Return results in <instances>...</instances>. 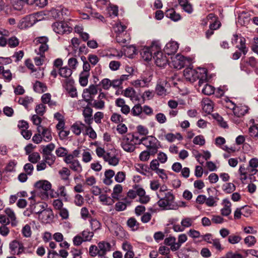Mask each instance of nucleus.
Listing matches in <instances>:
<instances>
[{
  "mask_svg": "<svg viewBox=\"0 0 258 258\" xmlns=\"http://www.w3.org/2000/svg\"><path fill=\"white\" fill-rule=\"evenodd\" d=\"M166 15L174 21H178L181 18L180 15L176 13L174 9H170L167 11Z\"/></svg>",
  "mask_w": 258,
  "mask_h": 258,
  "instance_id": "72a5a7b5",
  "label": "nucleus"
},
{
  "mask_svg": "<svg viewBox=\"0 0 258 258\" xmlns=\"http://www.w3.org/2000/svg\"><path fill=\"white\" fill-rule=\"evenodd\" d=\"M73 71L72 69L66 66L64 67L60 68L58 69V74L61 77L66 78L67 80L71 79L70 77L72 74Z\"/></svg>",
  "mask_w": 258,
  "mask_h": 258,
  "instance_id": "a878e982",
  "label": "nucleus"
},
{
  "mask_svg": "<svg viewBox=\"0 0 258 258\" xmlns=\"http://www.w3.org/2000/svg\"><path fill=\"white\" fill-rule=\"evenodd\" d=\"M193 143L196 145L202 146L205 144V140L203 136L199 135L194 138Z\"/></svg>",
  "mask_w": 258,
  "mask_h": 258,
  "instance_id": "bf43d9fd",
  "label": "nucleus"
},
{
  "mask_svg": "<svg viewBox=\"0 0 258 258\" xmlns=\"http://www.w3.org/2000/svg\"><path fill=\"white\" fill-rule=\"evenodd\" d=\"M150 155L151 153L150 151H144L140 153L139 158L141 161H146L149 159Z\"/></svg>",
  "mask_w": 258,
  "mask_h": 258,
  "instance_id": "052dcab7",
  "label": "nucleus"
},
{
  "mask_svg": "<svg viewBox=\"0 0 258 258\" xmlns=\"http://www.w3.org/2000/svg\"><path fill=\"white\" fill-rule=\"evenodd\" d=\"M241 240V237L238 235H231L228 237V241L231 244L238 243Z\"/></svg>",
  "mask_w": 258,
  "mask_h": 258,
  "instance_id": "774afa93",
  "label": "nucleus"
},
{
  "mask_svg": "<svg viewBox=\"0 0 258 258\" xmlns=\"http://www.w3.org/2000/svg\"><path fill=\"white\" fill-rule=\"evenodd\" d=\"M74 81L73 79L66 80L65 81L64 87L72 97H76L77 92L76 88L74 86Z\"/></svg>",
  "mask_w": 258,
  "mask_h": 258,
  "instance_id": "412c9836",
  "label": "nucleus"
},
{
  "mask_svg": "<svg viewBox=\"0 0 258 258\" xmlns=\"http://www.w3.org/2000/svg\"><path fill=\"white\" fill-rule=\"evenodd\" d=\"M41 129L42 130V135L43 137V140L46 142L50 141L52 139L51 131L43 127H42Z\"/></svg>",
  "mask_w": 258,
  "mask_h": 258,
  "instance_id": "58836bf2",
  "label": "nucleus"
},
{
  "mask_svg": "<svg viewBox=\"0 0 258 258\" xmlns=\"http://www.w3.org/2000/svg\"><path fill=\"white\" fill-rule=\"evenodd\" d=\"M135 189L137 192V195L140 197L139 201L142 204H146L150 200V197L148 196H146V192L145 190L138 185H136Z\"/></svg>",
  "mask_w": 258,
  "mask_h": 258,
  "instance_id": "4be33fe9",
  "label": "nucleus"
},
{
  "mask_svg": "<svg viewBox=\"0 0 258 258\" xmlns=\"http://www.w3.org/2000/svg\"><path fill=\"white\" fill-rule=\"evenodd\" d=\"M248 108L245 105L236 106L234 109V111L232 112L233 117H231V119L236 123H239L240 122L239 118L244 116L248 112Z\"/></svg>",
  "mask_w": 258,
  "mask_h": 258,
  "instance_id": "ddd939ff",
  "label": "nucleus"
},
{
  "mask_svg": "<svg viewBox=\"0 0 258 258\" xmlns=\"http://www.w3.org/2000/svg\"><path fill=\"white\" fill-rule=\"evenodd\" d=\"M104 160L110 165L116 166L119 163V159L116 155L111 152H107L104 157Z\"/></svg>",
  "mask_w": 258,
  "mask_h": 258,
  "instance_id": "5701e85b",
  "label": "nucleus"
},
{
  "mask_svg": "<svg viewBox=\"0 0 258 258\" xmlns=\"http://www.w3.org/2000/svg\"><path fill=\"white\" fill-rule=\"evenodd\" d=\"M122 190V187L120 184H116L113 188V192L111 194V197L113 199H118V195L121 192Z\"/></svg>",
  "mask_w": 258,
  "mask_h": 258,
  "instance_id": "09e8293b",
  "label": "nucleus"
},
{
  "mask_svg": "<svg viewBox=\"0 0 258 258\" xmlns=\"http://www.w3.org/2000/svg\"><path fill=\"white\" fill-rule=\"evenodd\" d=\"M248 166L253 170L255 171L256 173L258 172L257 168L258 167V159L253 158L251 159L248 162Z\"/></svg>",
  "mask_w": 258,
  "mask_h": 258,
  "instance_id": "8fccbe9b",
  "label": "nucleus"
},
{
  "mask_svg": "<svg viewBox=\"0 0 258 258\" xmlns=\"http://www.w3.org/2000/svg\"><path fill=\"white\" fill-rule=\"evenodd\" d=\"M7 217L10 219L12 226H15L17 224L16 217L14 211L10 208H7L5 210Z\"/></svg>",
  "mask_w": 258,
  "mask_h": 258,
  "instance_id": "bb28decb",
  "label": "nucleus"
},
{
  "mask_svg": "<svg viewBox=\"0 0 258 258\" xmlns=\"http://www.w3.org/2000/svg\"><path fill=\"white\" fill-rule=\"evenodd\" d=\"M133 138L131 134H127L122 138L121 146L125 151L132 152L135 150L136 143L133 142Z\"/></svg>",
  "mask_w": 258,
  "mask_h": 258,
  "instance_id": "1a4fd4ad",
  "label": "nucleus"
},
{
  "mask_svg": "<svg viewBox=\"0 0 258 258\" xmlns=\"http://www.w3.org/2000/svg\"><path fill=\"white\" fill-rule=\"evenodd\" d=\"M139 143H142L150 151L151 155H154L158 152L160 142L154 137L147 136L141 139Z\"/></svg>",
  "mask_w": 258,
  "mask_h": 258,
  "instance_id": "20e7f679",
  "label": "nucleus"
},
{
  "mask_svg": "<svg viewBox=\"0 0 258 258\" xmlns=\"http://www.w3.org/2000/svg\"><path fill=\"white\" fill-rule=\"evenodd\" d=\"M111 120L113 122L117 123L120 122H122L123 118L120 114L114 113L111 116Z\"/></svg>",
  "mask_w": 258,
  "mask_h": 258,
  "instance_id": "e2e57ef3",
  "label": "nucleus"
},
{
  "mask_svg": "<svg viewBox=\"0 0 258 258\" xmlns=\"http://www.w3.org/2000/svg\"><path fill=\"white\" fill-rule=\"evenodd\" d=\"M9 32L8 31L1 28L0 29V46H5L7 44V40L6 37L8 36Z\"/></svg>",
  "mask_w": 258,
  "mask_h": 258,
  "instance_id": "c756f323",
  "label": "nucleus"
},
{
  "mask_svg": "<svg viewBox=\"0 0 258 258\" xmlns=\"http://www.w3.org/2000/svg\"><path fill=\"white\" fill-rule=\"evenodd\" d=\"M178 48V44L174 41H171L167 43L164 47V50L165 53L168 55L174 54Z\"/></svg>",
  "mask_w": 258,
  "mask_h": 258,
  "instance_id": "6ab92c4d",
  "label": "nucleus"
},
{
  "mask_svg": "<svg viewBox=\"0 0 258 258\" xmlns=\"http://www.w3.org/2000/svg\"><path fill=\"white\" fill-rule=\"evenodd\" d=\"M58 173L61 178L63 180H68L69 179V176L71 174L70 170L67 167H63L59 171Z\"/></svg>",
  "mask_w": 258,
  "mask_h": 258,
  "instance_id": "ea45409f",
  "label": "nucleus"
},
{
  "mask_svg": "<svg viewBox=\"0 0 258 258\" xmlns=\"http://www.w3.org/2000/svg\"><path fill=\"white\" fill-rule=\"evenodd\" d=\"M40 155L38 152H33L29 155L28 160L32 163H36L40 160Z\"/></svg>",
  "mask_w": 258,
  "mask_h": 258,
  "instance_id": "a18cd8bd",
  "label": "nucleus"
},
{
  "mask_svg": "<svg viewBox=\"0 0 258 258\" xmlns=\"http://www.w3.org/2000/svg\"><path fill=\"white\" fill-rule=\"evenodd\" d=\"M55 148V145L53 143H50L46 146H43L42 147V155L52 154V152Z\"/></svg>",
  "mask_w": 258,
  "mask_h": 258,
  "instance_id": "79ce46f5",
  "label": "nucleus"
},
{
  "mask_svg": "<svg viewBox=\"0 0 258 258\" xmlns=\"http://www.w3.org/2000/svg\"><path fill=\"white\" fill-rule=\"evenodd\" d=\"M46 110V106L43 104L37 105L35 108V112L37 115L42 116Z\"/></svg>",
  "mask_w": 258,
  "mask_h": 258,
  "instance_id": "6e6d98bb",
  "label": "nucleus"
},
{
  "mask_svg": "<svg viewBox=\"0 0 258 258\" xmlns=\"http://www.w3.org/2000/svg\"><path fill=\"white\" fill-rule=\"evenodd\" d=\"M238 173L239 175V179L244 182L248 178L256 174L255 171L252 170L248 165L243 164L240 165L238 169Z\"/></svg>",
  "mask_w": 258,
  "mask_h": 258,
  "instance_id": "0eeeda50",
  "label": "nucleus"
},
{
  "mask_svg": "<svg viewBox=\"0 0 258 258\" xmlns=\"http://www.w3.org/2000/svg\"><path fill=\"white\" fill-rule=\"evenodd\" d=\"M126 29V26L122 25L121 23H116L113 26V30L116 35H122L124 34V32Z\"/></svg>",
  "mask_w": 258,
  "mask_h": 258,
  "instance_id": "c85d7f7f",
  "label": "nucleus"
},
{
  "mask_svg": "<svg viewBox=\"0 0 258 258\" xmlns=\"http://www.w3.org/2000/svg\"><path fill=\"white\" fill-rule=\"evenodd\" d=\"M231 42L233 45H236V47L242 52L244 55L246 54L248 48L246 47L245 39L244 37L234 34L231 38Z\"/></svg>",
  "mask_w": 258,
  "mask_h": 258,
  "instance_id": "9d476101",
  "label": "nucleus"
},
{
  "mask_svg": "<svg viewBox=\"0 0 258 258\" xmlns=\"http://www.w3.org/2000/svg\"><path fill=\"white\" fill-rule=\"evenodd\" d=\"M36 188L43 189L46 191L50 190L51 187V183L47 180H40L36 182L35 184Z\"/></svg>",
  "mask_w": 258,
  "mask_h": 258,
  "instance_id": "393cba45",
  "label": "nucleus"
},
{
  "mask_svg": "<svg viewBox=\"0 0 258 258\" xmlns=\"http://www.w3.org/2000/svg\"><path fill=\"white\" fill-rule=\"evenodd\" d=\"M148 83L147 79H144L143 80H137L134 81L132 84L136 88L144 87H146Z\"/></svg>",
  "mask_w": 258,
  "mask_h": 258,
  "instance_id": "de8ad7c7",
  "label": "nucleus"
},
{
  "mask_svg": "<svg viewBox=\"0 0 258 258\" xmlns=\"http://www.w3.org/2000/svg\"><path fill=\"white\" fill-rule=\"evenodd\" d=\"M9 248L12 255H19L23 252L25 249L23 244L17 240H14L9 243Z\"/></svg>",
  "mask_w": 258,
  "mask_h": 258,
  "instance_id": "dca6fc26",
  "label": "nucleus"
},
{
  "mask_svg": "<svg viewBox=\"0 0 258 258\" xmlns=\"http://www.w3.org/2000/svg\"><path fill=\"white\" fill-rule=\"evenodd\" d=\"M167 85V82L165 80H159L158 81L156 87L155 91L159 96H164L166 94V89L165 88Z\"/></svg>",
  "mask_w": 258,
  "mask_h": 258,
  "instance_id": "aec40b11",
  "label": "nucleus"
},
{
  "mask_svg": "<svg viewBox=\"0 0 258 258\" xmlns=\"http://www.w3.org/2000/svg\"><path fill=\"white\" fill-rule=\"evenodd\" d=\"M89 254L92 256L95 257L97 255L99 257V248L98 246H96L94 245H92L90 246L89 248Z\"/></svg>",
  "mask_w": 258,
  "mask_h": 258,
  "instance_id": "5fc2aeb1",
  "label": "nucleus"
},
{
  "mask_svg": "<svg viewBox=\"0 0 258 258\" xmlns=\"http://www.w3.org/2000/svg\"><path fill=\"white\" fill-rule=\"evenodd\" d=\"M33 101V99L31 97L25 96L23 97H20L18 100V103L24 106L26 108H28L29 104H31Z\"/></svg>",
  "mask_w": 258,
  "mask_h": 258,
  "instance_id": "7c9ffc66",
  "label": "nucleus"
},
{
  "mask_svg": "<svg viewBox=\"0 0 258 258\" xmlns=\"http://www.w3.org/2000/svg\"><path fill=\"white\" fill-rule=\"evenodd\" d=\"M43 160L50 166L55 162L56 157L53 154L43 155Z\"/></svg>",
  "mask_w": 258,
  "mask_h": 258,
  "instance_id": "f704fd0d",
  "label": "nucleus"
},
{
  "mask_svg": "<svg viewBox=\"0 0 258 258\" xmlns=\"http://www.w3.org/2000/svg\"><path fill=\"white\" fill-rule=\"evenodd\" d=\"M78 62L76 58L72 57L68 60V65L72 70H75L77 68Z\"/></svg>",
  "mask_w": 258,
  "mask_h": 258,
  "instance_id": "0e129e2a",
  "label": "nucleus"
},
{
  "mask_svg": "<svg viewBox=\"0 0 258 258\" xmlns=\"http://www.w3.org/2000/svg\"><path fill=\"white\" fill-rule=\"evenodd\" d=\"M90 75L88 74H85L81 73L79 77V83L82 86H86L88 82V78Z\"/></svg>",
  "mask_w": 258,
  "mask_h": 258,
  "instance_id": "a19ab883",
  "label": "nucleus"
},
{
  "mask_svg": "<svg viewBox=\"0 0 258 258\" xmlns=\"http://www.w3.org/2000/svg\"><path fill=\"white\" fill-rule=\"evenodd\" d=\"M126 223L127 225L133 231L137 230L140 225L139 223L134 217L130 218L127 220Z\"/></svg>",
  "mask_w": 258,
  "mask_h": 258,
  "instance_id": "2f4dec72",
  "label": "nucleus"
},
{
  "mask_svg": "<svg viewBox=\"0 0 258 258\" xmlns=\"http://www.w3.org/2000/svg\"><path fill=\"white\" fill-rule=\"evenodd\" d=\"M46 203H37L34 206L32 212L38 215V218L42 223H49L53 218L52 211L47 208Z\"/></svg>",
  "mask_w": 258,
  "mask_h": 258,
  "instance_id": "f257e3e1",
  "label": "nucleus"
},
{
  "mask_svg": "<svg viewBox=\"0 0 258 258\" xmlns=\"http://www.w3.org/2000/svg\"><path fill=\"white\" fill-rule=\"evenodd\" d=\"M22 233L25 237H29L31 235V227L28 224H26L22 228Z\"/></svg>",
  "mask_w": 258,
  "mask_h": 258,
  "instance_id": "13d9d810",
  "label": "nucleus"
},
{
  "mask_svg": "<svg viewBox=\"0 0 258 258\" xmlns=\"http://www.w3.org/2000/svg\"><path fill=\"white\" fill-rule=\"evenodd\" d=\"M70 168L78 173H80L82 171V166L78 160H76L70 164Z\"/></svg>",
  "mask_w": 258,
  "mask_h": 258,
  "instance_id": "e433bc0d",
  "label": "nucleus"
},
{
  "mask_svg": "<svg viewBox=\"0 0 258 258\" xmlns=\"http://www.w3.org/2000/svg\"><path fill=\"white\" fill-rule=\"evenodd\" d=\"M256 238L253 236H248L244 239V243L247 245L248 247L253 246L256 243Z\"/></svg>",
  "mask_w": 258,
  "mask_h": 258,
  "instance_id": "3c124183",
  "label": "nucleus"
},
{
  "mask_svg": "<svg viewBox=\"0 0 258 258\" xmlns=\"http://www.w3.org/2000/svg\"><path fill=\"white\" fill-rule=\"evenodd\" d=\"M207 71L204 68H198L194 70L191 68H186L183 71V75L185 79L190 82H194L197 80L201 81L207 79Z\"/></svg>",
  "mask_w": 258,
  "mask_h": 258,
  "instance_id": "7ed1b4c3",
  "label": "nucleus"
},
{
  "mask_svg": "<svg viewBox=\"0 0 258 258\" xmlns=\"http://www.w3.org/2000/svg\"><path fill=\"white\" fill-rule=\"evenodd\" d=\"M153 59L155 60L156 64L159 67H164L168 63V59L163 53L161 51V48L159 46V49H156V51L154 52Z\"/></svg>",
  "mask_w": 258,
  "mask_h": 258,
  "instance_id": "f8f14e48",
  "label": "nucleus"
},
{
  "mask_svg": "<svg viewBox=\"0 0 258 258\" xmlns=\"http://www.w3.org/2000/svg\"><path fill=\"white\" fill-rule=\"evenodd\" d=\"M199 91L206 95H211L214 93V87L207 83V79L199 81Z\"/></svg>",
  "mask_w": 258,
  "mask_h": 258,
  "instance_id": "2eb2a0df",
  "label": "nucleus"
},
{
  "mask_svg": "<svg viewBox=\"0 0 258 258\" xmlns=\"http://www.w3.org/2000/svg\"><path fill=\"white\" fill-rule=\"evenodd\" d=\"M88 60L92 66H95L99 62V58L96 55L90 54L88 56Z\"/></svg>",
  "mask_w": 258,
  "mask_h": 258,
  "instance_id": "4d7b16f0",
  "label": "nucleus"
},
{
  "mask_svg": "<svg viewBox=\"0 0 258 258\" xmlns=\"http://www.w3.org/2000/svg\"><path fill=\"white\" fill-rule=\"evenodd\" d=\"M250 13L248 12L245 11L239 12L237 18V22L241 25H246L250 21Z\"/></svg>",
  "mask_w": 258,
  "mask_h": 258,
  "instance_id": "a211bd4d",
  "label": "nucleus"
},
{
  "mask_svg": "<svg viewBox=\"0 0 258 258\" xmlns=\"http://www.w3.org/2000/svg\"><path fill=\"white\" fill-rule=\"evenodd\" d=\"M93 235L94 233L88 230H84L82 232V237L84 241L91 240Z\"/></svg>",
  "mask_w": 258,
  "mask_h": 258,
  "instance_id": "603ef678",
  "label": "nucleus"
},
{
  "mask_svg": "<svg viewBox=\"0 0 258 258\" xmlns=\"http://www.w3.org/2000/svg\"><path fill=\"white\" fill-rule=\"evenodd\" d=\"M125 177V173L122 171H119L115 175V180L116 182L120 183L124 180Z\"/></svg>",
  "mask_w": 258,
  "mask_h": 258,
  "instance_id": "338daca9",
  "label": "nucleus"
},
{
  "mask_svg": "<svg viewBox=\"0 0 258 258\" xmlns=\"http://www.w3.org/2000/svg\"><path fill=\"white\" fill-rule=\"evenodd\" d=\"M63 9L61 8L52 9L50 11L51 15L54 19H60L63 15Z\"/></svg>",
  "mask_w": 258,
  "mask_h": 258,
  "instance_id": "37998d69",
  "label": "nucleus"
},
{
  "mask_svg": "<svg viewBox=\"0 0 258 258\" xmlns=\"http://www.w3.org/2000/svg\"><path fill=\"white\" fill-rule=\"evenodd\" d=\"M92 107L97 109H103L105 107V102L103 100H93L89 103Z\"/></svg>",
  "mask_w": 258,
  "mask_h": 258,
  "instance_id": "c9c22d12",
  "label": "nucleus"
},
{
  "mask_svg": "<svg viewBox=\"0 0 258 258\" xmlns=\"http://www.w3.org/2000/svg\"><path fill=\"white\" fill-rule=\"evenodd\" d=\"M159 200L157 204L163 210H176L177 204L175 202V196L172 192H167L162 196L157 197Z\"/></svg>",
  "mask_w": 258,
  "mask_h": 258,
  "instance_id": "f03ea898",
  "label": "nucleus"
},
{
  "mask_svg": "<svg viewBox=\"0 0 258 258\" xmlns=\"http://www.w3.org/2000/svg\"><path fill=\"white\" fill-rule=\"evenodd\" d=\"M187 240V236L185 234H180L178 238V241L171 247V250L173 251L178 250L184 242Z\"/></svg>",
  "mask_w": 258,
  "mask_h": 258,
  "instance_id": "cd10ccee",
  "label": "nucleus"
},
{
  "mask_svg": "<svg viewBox=\"0 0 258 258\" xmlns=\"http://www.w3.org/2000/svg\"><path fill=\"white\" fill-rule=\"evenodd\" d=\"M156 120L160 124L164 123L167 121L166 116L162 113H158L155 116Z\"/></svg>",
  "mask_w": 258,
  "mask_h": 258,
  "instance_id": "69168bd1",
  "label": "nucleus"
},
{
  "mask_svg": "<svg viewBox=\"0 0 258 258\" xmlns=\"http://www.w3.org/2000/svg\"><path fill=\"white\" fill-rule=\"evenodd\" d=\"M203 110L206 113H210L213 109V104L211 100L208 98H204L202 101Z\"/></svg>",
  "mask_w": 258,
  "mask_h": 258,
  "instance_id": "b1692460",
  "label": "nucleus"
},
{
  "mask_svg": "<svg viewBox=\"0 0 258 258\" xmlns=\"http://www.w3.org/2000/svg\"><path fill=\"white\" fill-rule=\"evenodd\" d=\"M143 111L142 107L140 104H136L131 110V113L132 115L139 116Z\"/></svg>",
  "mask_w": 258,
  "mask_h": 258,
  "instance_id": "c03bdc74",
  "label": "nucleus"
},
{
  "mask_svg": "<svg viewBox=\"0 0 258 258\" xmlns=\"http://www.w3.org/2000/svg\"><path fill=\"white\" fill-rule=\"evenodd\" d=\"M99 248V258H108L106 253L107 252L111 251V244L106 241H101L98 243Z\"/></svg>",
  "mask_w": 258,
  "mask_h": 258,
  "instance_id": "f3484780",
  "label": "nucleus"
},
{
  "mask_svg": "<svg viewBox=\"0 0 258 258\" xmlns=\"http://www.w3.org/2000/svg\"><path fill=\"white\" fill-rule=\"evenodd\" d=\"M48 42L49 39L46 36L37 37L34 39V43L36 46L35 52L38 55L43 56V54L48 51Z\"/></svg>",
  "mask_w": 258,
  "mask_h": 258,
  "instance_id": "39448f33",
  "label": "nucleus"
},
{
  "mask_svg": "<svg viewBox=\"0 0 258 258\" xmlns=\"http://www.w3.org/2000/svg\"><path fill=\"white\" fill-rule=\"evenodd\" d=\"M190 59L187 58L183 55H177L172 58V66L175 69H181L190 63Z\"/></svg>",
  "mask_w": 258,
  "mask_h": 258,
  "instance_id": "4468645a",
  "label": "nucleus"
},
{
  "mask_svg": "<svg viewBox=\"0 0 258 258\" xmlns=\"http://www.w3.org/2000/svg\"><path fill=\"white\" fill-rule=\"evenodd\" d=\"M52 28L56 33L63 35L70 33L73 28L64 22H56L52 25Z\"/></svg>",
  "mask_w": 258,
  "mask_h": 258,
  "instance_id": "423d86ee",
  "label": "nucleus"
},
{
  "mask_svg": "<svg viewBox=\"0 0 258 258\" xmlns=\"http://www.w3.org/2000/svg\"><path fill=\"white\" fill-rule=\"evenodd\" d=\"M159 48V44L157 42H153L150 47L145 48L141 52L143 58L149 61L153 57L154 52L156 51V49Z\"/></svg>",
  "mask_w": 258,
  "mask_h": 258,
  "instance_id": "9b49d317",
  "label": "nucleus"
},
{
  "mask_svg": "<svg viewBox=\"0 0 258 258\" xmlns=\"http://www.w3.org/2000/svg\"><path fill=\"white\" fill-rule=\"evenodd\" d=\"M130 40L129 35L126 33L122 35H116V41L120 44L126 43Z\"/></svg>",
  "mask_w": 258,
  "mask_h": 258,
  "instance_id": "4c0bfd02",
  "label": "nucleus"
},
{
  "mask_svg": "<svg viewBox=\"0 0 258 258\" xmlns=\"http://www.w3.org/2000/svg\"><path fill=\"white\" fill-rule=\"evenodd\" d=\"M33 88L35 91L39 93L44 92L47 90L45 84L38 81L34 84Z\"/></svg>",
  "mask_w": 258,
  "mask_h": 258,
  "instance_id": "473e14b6",
  "label": "nucleus"
},
{
  "mask_svg": "<svg viewBox=\"0 0 258 258\" xmlns=\"http://www.w3.org/2000/svg\"><path fill=\"white\" fill-rule=\"evenodd\" d=\"M31 120L33 122V124L38 126L37 130L39 133H40V128H42V127L41 125H40L42 119L40 117L38 116V115H33L31 117Z\"/></svg>",
  "mask_w": 258,
  "mask_h": 258,
  "instance_id": "49530a36",
  "label": "nucleus"
},
{
  "mask_svg": "<svg viewBox=\"0 0 258 258\" xmlns=\"http://www.w3.org/2000/svg\"><path fill=\"white\" fill-rule=\"evenodd\" d=\"M238 173L239 175V179L244 182L248 178L256 174L255 171L252 170L248 165L243 164L240 165L238 169Z\"/></svg>",
  "mask_w": 258,
  "mask_h": 258,
  "instance_id": "6e6552de",
  "label": "nucleus"
},
{
  "mask_svg": "<svg viewBox=\"0 0 258 258\" xmlns=\"http://www.w3.org/2000/svg\"><path fill=\"white\" fill-rule=\"evenodd\" d=\"M7 43L11 47H15L19 45V41L16 37H12L9 39Z\"/></svg>",
  "mask_w": 258,
  "mask_h": 258,
  "instance_id": "680f3d73",
  "label": "nucleus"
},
{
  "mask_svg": "<svg viewBox=\"0 0 258 258\" xmlns=\"http://www.w3.org/2000/svg\"><path fill=\"white\" fill-rule=\"evenodd\" d=\"M213 118L216 119L219 124L223 128H226V122L223 121V118L218 113H213L212 114Z\"/></svg>",
  "mask_w": 258,
  "mask_h": 258,
  "instance_id": "864d4df0",
  "label": "nucleus"
}]
</instances>
